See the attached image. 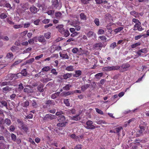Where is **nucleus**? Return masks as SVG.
Returning <instances> with one entry per match:
<instances>
[{
  "instance_id": "603ef678",
  "label": "nucleus",
  "mask_w": 149,
  "mask_h": 149,
  "mask_svg": "<svg viewBox=\"0 0 149 149\" xmlns=\"http://www.w3.org/2000/svg\"><path fill=\"white\" fill-rule=\"evenodd\" d=\"M94 22L97 26H99L100 25V22L99 19L98 18H95L94 20Z\"/></svg>"
},
{
  "instance_id": "f8f14e48",
  "label": "nucleus",
  "mask_w": 149,
  "mask_h": 149,
  "mask_svg": "<svg viewBox=\"0 0 149 149\" xmlns=\"http://www.w3.org/2000/svg\"><path fill=\"white\" fill-rule=\"evenodd\" d=\"M57 119L59 122H63L65 121V118L63 115H61L58 117Z\"/></svg>"
},
{
  "instance_id": "8fccbe9b",
  "label": "nucleus",
  "mask_w": 149,
  "mask_h": 149,
  "mask_svg": "<svg viewBox=\"0 0 149 149\" xmlns=\"http://www.w3.org/2000/svg\"><path fill=\"white\" fill-rule=\"evenodd\" d=\"M54 10H50L48 11L47 12V13L48 15H53L54 14Z\"/></svg>"
},
{
  "instance_id": "c756f323",
  "label": "nucleus",
  "mask_w": 149,
  "mask_h": 149,
  "mask_svg": "<svg viewBox=\"0 0 149 149\" xmlns=\"http://www.w3.org/2000/svg\"><path fill=\"white\" fill-rule=\"evenodd\" d=\"M141 45V43L140 42H136L134 44H132L131 45V47L132 48H134L136 47L137 46L140 45Z\"/></svg>"
},
{
  "instance_id": "bb28decb",
  "label": "nucleus",
  "mask_w": 149,
  "mask_h": 149,
  "mask_svg": "<svg viewBox=\"0 0 149 149\" xmlns=\"http://www.w3.org/2000/svg\"><path fill=\"white\" fill-rule=\"evenodd\" d=\"M67 123V122L66 121L64 122H60L57 124V126L58 127H64L65 126L66 124Z\"/></svg>"
},
{
  "instance_id": "680f3d73",
  "label": "nucleus",
  "mask_w": 149,
  "mask_h": 149,
  "mask_svg": "<svg viewBox=\"0 0 149 149\" xmlns=\"http://www.w3.org/2000/svg\"><path fill=\"white\" fill-rule=\"evenodd\" d=\"M32 106L34 108H36L38 107V104L35 100L32 101Z\"/></svg>"
},
{
  "instance_id": "5fc2aeb1",
  "label": "nucleus",
  "mask_w": 149,
  "mask_h": 149,
  "mask_svg": "<svg viewBox=\"0 0 149 149\" xmlns=\"http://www.w3.org/2000/svg\"><path fill=\"white\" fill-rule=\"evenodd\" d=\"M79 34V33L75 31L71 34L70 36L72 37H74L77 36Z\"/></svg>"
},
{
  "instance_id": "4c0bfd02",
  "label": "nucleus",
  "mask_w": 149,
  "mask_h": 149,
  "mask_svg": "<svg viewBox=\"0 0 149 149\" xmlns=\"http://www.w3.org/2000/svg\"><path fill=\"white\" fill-rule=\"evenodd\" d=\"M29 105V102L27 101L26 100V101L22 103V106L24 107H26L27 106H28Z\"/></svg>"
},
{
  "instance_id": "f704fd0d",
  "label": "nucleus",
  "mask_w": 149,
  "mask_h": 149,
  "mask_svg": "<svg viewBox=\"0 0 149 149\" xmlns=\"http://www.w3.org/2000/svg\"><path fill=\"white\" fill-rule=\"evenodd\" d=\"M72 119L74 120L78 121L80 119V118L79 115L73 116L72 117Z\"/></svg>"
},
{
  "instance_id": "72a5a7b5",
  "label": "nucleus",
  "mask_w": 149,
  "mask_h": 149,
  "mask_svg": "<svg viewBox=\"0 0 149 149\" xmlns=\"http://www.w3.org/2000/svg\"><path fill=\"white\" fill-rule=\"evenodd\" d=\"M13 55L11 52H9L7 54L6 57L8 59H12L13 58Z\"/></svg>"
},
{
  "instance_id": "e433bc0d",
  "label": "nucleus",
  "mask_w": 149,
  "mask_h": 149,
  "mask_svg": "<svg viewBox=\"0 0 149 149\" xmlns=\"http://www.w3.org/2000/svg\"><path fill=\"white\" fill-rule=\"evenodd\" d=\"M142 36H143L144 37H147L146 36V34H143L142 35H138L135 36L134 37V39L135 40H138V39H140Z\"/></svg>"
},
{
  "instance_id": "aec40b11",
  "label": "nucleus",
  "mask_w": 149,
  "mask_h": 149,
  "mask_svg": "<svg viewBox=\"0 0 149 149\" xmlns=\"http://www.w3.org/2000/svg\"><path fill=\"white\" fill-rule=\"evenodd\" d=\"M102 70L104 71H112V66H106L102 68Z\"/></svg>"
},
{
  "instance_id": "ddd939ff",
  "label": "nucleus",
  "mask_w": 149,
  "mask_h": 149,
  "mask_svg": "<svg viewBox=\"0 0 149 149\" xmlns=\"http://www.w3.org/2000/svg\"><path fill=\"white\" fill-rule=\"evenodd\" d=\"M70 33L69 31L67 29H65L63 32V33L61 34L65 37H67L69 36L70 35Z\"/></svg>"
},
{
  "instance_id": "cd10ccee",
  "label": "nucleus",
  "mask_w": 149,
  "mask_h": 149,
  "mask_svg": "<svg viewBox=\"0 0 149 149\" xmlns=\"http://www.w3.org/2000/svg\"><path fill=\"white\" fill-rule=\"evenodd\" d=\"M44 37L46 39H49L51 37V33L50 32H47L44 34Z\"/></svg>"
},
{
  "instance_id": "ea45409f",
  "label": "nucleus",
  "mask_w": 149,
  "mask_h": 149,
  "mask_svg": "<svg viewBox=\"0 0 149 149\" xmlns=\"http://www.w3.org/2000/svg\"><path fill=\"white\" fill-rule=\"evenodd\" d=\"M22 128L25 132H27L28 131V128L26 125H23L22 126Z\"/></svg>"
},
{
  "instance_id": "a19ab883",
  "label": "nucleus",
  "mask_w": 149,
  "mask_h": 149,
  "mask_svg": "<svg viewBox=\"0 0 149 149\" xmlns=\"http://www.w3.org/2000/svg\"><path fill=\"white\" fill-rule=\"evenodd\" d=\"M4 121L5 123L8 126L10 125L11 123V121L8 118L6 119Z\"/></svg>"
},
{
  "instance_id": "338daca9",
  "label": "nucleus",
  "mask_w": 149,
  "mask_h": 149,
  "mask_svg": "<svg viewBox=\"0 0 149 149\" xmlns=\"http://www.w3.org/2000/svg\"><path fill=\"white\" fill-rule=\"evenodd\" d=\"M95 110L96 112L102 115L103 114V112L101 110L99 109L98 108H96Z\"/></svg>"
},
{
  "instance_id": "4d7b16f0",
  "label": "nucleus",
  "mask_w": 149,
  "mask_h": 149,
  "mask_svg": "<svg viewBox=\"0 0 149 149\" xmlns=\"http://www.w3.org/2000/svg\"><path fill=\"white\" fill-rule=\"evenodd\" d=\"M64 103L67 106H70V103L68 99H66L64 100Z\"/></svg>"
},
{
  "instance_id": "f03ea898",
  "label": "nucleus",
  "mask_w": 149,
  "mask_h": 149,
  "mask_svg": "<svg viewBox=\"0 0 149 149\" xmlns=\"http://www.w3.org/2000/svg\"><path fill=\"white\" fill-rule=\"evenodd\" d=\"M141 24V22L135 24L134 26L133 30L134 31H141L143 30L144 29L142 28Z\"/></svg>"
},
{
  "instance_id": "39448f33",
  "label": "nucleus",
  "mask_w": 149,
  "mask_h": 149,
  "mask_svg": "<svg viewBox=\"0 0 149 149\" xmlns=\"http://www.w3.org/2000/svg\"><path fill=\"white\" fill-rule=\"evenodd\" d=\"M53 6L55 9H60L61 6V4H60L57 0L54 1L53 3Z\"/></svg>"
},
{
  "instance_id": "4be33fe9",
  "label": "nucleus",
  "mask_w": 149,
  "mask_h": 149,
  "mask_svg": "<svg viewBox=\"0 0 149 149\" xmlns=\"http://www.w3.org/2000/svg\"><path fill=\"white\" fill-rule=\"evenodd\" d=\"M72 52L74 54H77V52H78V54L79 55H80L81 54L79 53L81 52L79 51V50L78 48L75 47L73 48L71 50Z\"/></svg>"
},
{
  "instance_id": "5701e85b",
  "label": "nucleus",
  "mask_w": 149,
  "mask_h": 149,
  "mask_svg": "<svg viewBox=\"0 0 149 149\" xmlns=\"http://www.w3.org/2000/svg\"><path fill=\"white\" fill-rule=\"evenodd\" d=\"M60 93V92H56L51 95V98L53 99H55L59 96Z\"/></svg>"
},
{
  "instance_id": "c85d7f7f",
  "label": "nucleus",
  "mask_w": 149,
  "mask_h": 149,
  "mask_svg": "<svg viewBox=\"0 0 149 149\" xmlns=\"http://www.w3.org/2000/svg\"><path fill=\"white\" fill-rule=\"evenodd\" d=\"M72 86L70 84H66L63 87V89L64 90L68 91L70 90V88Z\"/></svg>"
},
{
  "instance_id": "052dcab7",
  "label": "nucleus",
  "mask_w": 149,
  "mask_h": 149,
  "mask_svg": "<svg viewBox=\"0 0 149 149\" xmlns=\"http://www.w3.org/2000/svg\"><path fill=\"white\" fill-rule=\"evenodd\" d=\"M51 72L54 75H56L58 74V72L55 69L53 68L51 70Z\"/></svg>"
},
{
  "instance_id": "6e6d98bb",
  "label": "nucleus",
  "mask_w": 149,
  "mask_h": 149,
  "mask_svg": "<svg viewBox=\"0 0 149 149\" xmlns=\"http://www.w3.org/2000/svg\"><path fill=\"white\" fill-rule=\"evenodd\" d=\"M66 70L68 71H72L74 70V68L72 66H70L66 68Z\"/></svg>"
},
{
  "instance_id": "0e129e2a",
  "label": "nucleus",
  "mask_w": 149,
  "mask_h": 149,
  "mask_svg": "<svg viewBox=\"0 0 149 149\" xmlns=\"http://www.w3.org/2000/svg\"><path fill=\"white\" fill-rule=\"evenodd\" d=\"M116 46V43L113 42L111 43L110 45V47L112 49H114Z\"/></svg>"
},
{
  "instance_id": "0eeeda50",
  "label": "nucleus",
  "mask_w": 149,
  "mask_h": 149,
  "mask_svg": "<svg viewBox=\"0 0 149 149\" xmlns=\"http://www.w3.org/2000/svg\"><path fill=\"white\" fill-rule=\"evenodd\" d=\"M56 118V116L50 114H46L44 117L43 120H47V119H50V120H52Z\"/></svg>"
},
{
  "instance_id": "412c9836",
  "label": "nucleus",
  "mask_w": 149,
  "mask_h": 149,
  "mask_svg": "<svg viewBox=\"0 0 149 149\" xmlns=\"http://www.w3.org/2000/svg\"><path fill=\"white\" fill-rule=\"evenodd\" d=\"M95 1L97 4H101L103 3L104 4L107 3V1L105 0H95Z\"/></svg>"
},
{
  "instance_id": "7c9ffc66",
  "label": "nucleus",
  "mask_w": 149,
  "mask_h": 149,
  "mask_svg": "<svg viewBox=\"0 0 149 149\" xmlns=\"http://www.w3.org/2000/svg\"><path fill=\"white\" fill-rule=\"evenodd\" d=\"M71 76L72 75L71 74L68 73L64 74L63 77L64 79H65L70 78Z\"/></svg>"
},
{
  "instance_id": "864d4df0",
  "label": "nucleus",
  "mask_w": 149,
  "mask_h": 149,
  "mask_svg": "<svg viewBox=\"0 0 149 149\" xmlns=\"http://www.w3.org/2000/svg\"><path fill=\"white\" fill-rule=\"evenodd\" d=\"M103 75V73L102 72L99 73L95 75V77L97 79H100V77H101Z\"/></svg>"
},
{
  "instance_id": "2f4dec72",
  "label": "nucleus",
  "mask_w": 149,
  "mask_h": 149,
  "mask_svg": "<svg viewBox=\"0 0 149 149\" xmlns=\"http://www.w3.org/2000/svg\"><path fill=\"white\" fill-rule=\"evenodd\" d=\"M20 74H21L22 76H26L27 74V72L26 69H24L19 73Z\"/></svg>"
},
{
  "instance_id": "473e14b6",
  "label": "nucleus",
  "mask_w": 149,
  "mask_h": 149,
  "mask_svg": "<svg viewBox=\"0 0 149 149\" xmlns=\"http://www.w3.org/2000/svg\"><path fill=\"white\" fill-rule=\"evenodd\" d=\"M3 92L4 93H6V91H9L11 90V88L8 86H6L2 88Z\"/></svg>"
},
{
  "instance_id": "6ab92c4d",
  "label": "nucleus",
  "mask_w": 149,
  "mask_h": 149,
  "mask_svg": "<svg viewBox=\"0 0 149 149\" xmlns=\"http://www.w3.org/2000/svg\"><path fill=\"white\" fill-rule=\"evenodd\" d=\"M130 13L131 15L134 16L135 18H136L139 16V13L134 10L131 11Z\"/></svg>"
},
{
  "instance_id": "e2e57ef3",
  "label": "nucleus",
  "mask_w": 149,
  "mask_h": 149,
  "mask_svg": "<svg viewBox=\"0 0 149 149\" xmlns=\"http://www.w3.org/2000/svg\"><path fill=\"white\" fill-rule=\"evenodd\" d=\"M139 50L141 53H146L148 52L147 49L146 48H144L143 49H141Z\"/></svg>"
},
{
  "instance_id": "1a4fd4ad",
  "label": "nucleus",
  "mask_w": 149,
  "mask_h": 149,
  "mask_svg": "<svg viewBox=\"0 0 149 149\" xmlns=\"http://www.w3.org/2000/svg\"><path fill=\"white\" fill-rule=\"evenodd\" d=\"M31 12L33 14H36L39 10L34 6H32L29 8Z\"/></svg>"
},
{
  "instance_id": "423d86ee",
  "label": "nucleus",
  "mask_w": 149,
  "mask_h": 149,
  "mask_svg": "<svg viewBox=\"0 0 149 149\" xmlns=\"http://www.w3.org/2000/svg\"><path fill=\"white\" fill-rule=\"evenodd\" d=\"M103 45L102 43L100 42L94 44L93 48L97 50H100L101 48L103 47Z\"/></svg>"
},
{
  "instance_id": "13d9d810",
  "label": "nucleus",
  "mask_w": 149,
  "mask_h": 149,
  "mask_svg": "<svg viewBox=\"0 0 149 149\" xmlns=\"http://www.w3.org/2000/svg\"><path fill=\"white\" fill-rule=\"evenodd\" d=\"M11 137L12 140L13 141H15V140L16 139V136L14 134L12 133L11 134Z\"/></svg>"
},
{
  "instance_id": "b1692460",
  "label": "nucleus",
  "mask_w": 149,
  "mask_h": 149,
  "mask_svg": "<svg viewBox=\"0 0 149 149\" xmlns=\"http://www.w3.org/2000/svg\"><path fill=\"white\" fill-rule=\"evenodd\" d=\"M89 86L90 84H85L84 85L82 86L81 87V91H85L89 87Z\"/></svg>"
},
{
  "instance_id": "3c124183",
  "label": "nucleus",
  "mask_w": 149,
  "mask_h": 149,
  "mask_svg": "<svg viewBox=\"0 0 149 149\" xmlns=\"http://www.w3.org/2000/svg\"><path fill=\"white\" fill-rule=\"evenodd\" d=\"M6 20L7 22L10 24L12 25L14 24V23L11 20L10 18H7L6 19Z\"/></svg>"
},
{
  "instance_id": "09e8293b",
  "label": "nucleus",
  "mask_w": 149,
  "mask_h": 149,
  "mask_svg": "<svg viewBox=\"0 0 149 149\" xmlns=\"http://www.w3.org/2000/svg\"><path fill=\"white\" fill-rule=\"evenodd\" d=\"M7 15L4 13H2L0 15V18L1 19H4L6 18Z\"/></svg>"
},
{
  "instance_id": "a211bd4d",
  "label": "nucleus",
  "mask_w": 149,
  "mask_h": 149,
  "mask_svg": "<svg viewBox=\"0 0 149 149\" xmlns=\"http://www.w3.org/2000/svg\"><path fill=\"white\" fill-rule=\"evenodd\" d=\"M140 128V130L139 131V132L140 134H142L145 130V127L142 125L141 124H140L139 126Z\"/></svg>"
},
{
  "instance_id": "4468645a",
  "label": "nucleus",
  "mask_w": 149,
  "mask_h": 149,
  "mask_svg": "<svg viewBox=\"0 0 149 149\" xmlns=\"http://www.w3.org/2000/svg\"><path fill=\"white\" fill-rule=\"evenodd\" d=\"M0 107H4L6 108H7V102L6 101L4 100L0 101Z\"/></svg>"
},
{
  "instance_id": "79ce46f5",
  "label": "nucleus",
  "mask_w": 149,
  "mask_h": 149,
  "mask_svg": "<svg viewBox=\"0 0 149 149\" xmlns=\"http://www.w3.org/2000/svg\"><path fill=\"white\" fill-rule=\"evenodd\" d=\"M23 27V25L20 24L19 25L15 24L13 25V27L15 29L21 28Z\"/></svg>"
},
{
  "instance_id": "58836bf2",
  "label": "nucleus",
  "mask_w": 149,
  "mask_h": 149,
  "mask_svg": "<svg viewBox=\"0 0 149 149\" xmlns=\"http://www.w3.org/2000/svg\"><path fill=\"white\" fill-rule=\"evenodd\" d=\"M122 127H120L116 128V132H114V133H116L118 135L119 134V132L121 131V130L122 129Z\"/></svg>"
},
{
  "instance_id": "393cba45",
  "label": "nucleus",
  "mask_w": 149,
  "mask_h": 149,
  "mask_svg": "<svg viewBox=\"0 0 149 149\" xmlns=\"http://www.w3.org/2000/svg\"><path fill=\"white\" fill-rule=\"evenodd\" d=\"M75 74H74L73 76L75 77H78L81 74V72L80 70H76L75 72Z\"/></svg>"
},
{
  "instance_id": "f3484780",
  "label": "nucleus",
  "mask_w": 149,
  "mask_h": 149,
  "mask_svg": "<svg viewBox=\"0 0 149 149\" xmlns=\"http://www.w3.org/2000/svg\"><path fill=\"white\" fill-rule=\"evenodd\" d=\"M87 36L88 38L94 36L95 38L96 37V34L92 31H90L87 34Z\"/></svg>"
},
{
  "instance_id": "2eb2a0df",
  "label": "nucleus",
  "mask_w": 149,
  "mask_h": 149,
  "mask_svg": "<svg viewBox=\"0 0 149 149\" xmlns=\"http://www.w3.org/2000/svg\"><path fill=\"white\" fill-rule=\"evenodd\" d=\"M59 54L60 57L63 59H68L69 58V56L67 53L64 54L60 52Z\"/></svg>"
},
{
  "instance_id": "774afa93",
  "label": "nucleus",
  "mask_w": 149,
  "mask_h": 149,
  "mask_svg": "<svg viewBox=\"0 0 149 149\" xmlns=\"http://www.w3.org/2000/svg\"><path fill=\"white\" fill-rule=\"evenodd\" d=\"M104 30L101 29H99L98 31L97 34H103L104 33Z\"/></svg>"
},
{
  "instance_id": "37998d69",
  "label": "nucleus",
  "mask_w": 149,
  "mask_h": 149,
  "mask_svg": "<svg viewBox=\"0 0 149 149\" xmlns=\"http://www.w3.org/2000/svg\"><path fill=\"white\" fill-rule=\"evenodd\" d=\"M120 67L118 65L112 66V70H120Z\"/></svg>"
},
{
  "instance_id": "9b49d317",
  "label": "nucleus",
  "mask_w": 149,
  "mask_h": 149,
  "mask_svg": "<svg viewBox=\"0 0 149 149\" xmlns=\"http://www.w3.org/2000/svg\"><path fill=\"white\" fill-rule=\"evenodd\" d=\"M64 26L62 24H60L56 27V28L58 29L59 31L61 33H63V32L65 30L63 28Z\"/></svg>"
},
{
  "instance_id": "9d476101",
  "label": "nucleus",
  "mask_w": 149,
  "mask_h": 149,
  "mask_svg": "<svg viewBox=\"0 0 149 149\" xmlns=\"http://www.w3.org/2000/svg\"><path fill=\"white\" fill-rule=\"evenodd\" d=\"M45 104L46 106H50L51 105H54L55 104V103L53 100H48L46 101Z\"/></svg>"
},
{
  "instance_id": "c9c22d12",
  "label": "nucleus",
  "mask_w": 149,
  "mask_h": 149,
  "mask_svg": "<svg viewBox=\"0 0 149 149\" xmlns=\"http://www.w3.org/2000/svg\"><path fill=\"white\" fill-rule=\"evenodd\" d=\"M50 68L49 66H46L44 67L41 70V72H47L50 70Z\"/></svg>"
},
{
  "instance_id": "f257e3e1",
  "label": "nucleus",
  "mask_w": 149,
  "mask_h": 149,
  "mask_svg": "<svg viewBox=\"0 0 149 149\" xmlns=\"http://www.w3.org/2000/svg\"><path fill=\"white\" fill-rule=\"evenodd\" d=\"M21 76L20 73H18L16 74H10L7 75V77L10 80H12L13 79H19V77Z\"/></svg>"
},
{
  "instance_id": "bf43d9fd",
  "label": "nucleus",
  "mask_w": 149,
  "mask_h": 149,
  "mask_svg": "<svg viewBox=\"0 0 149 149\" xmlns=\"http://www.w3.org/2000/svg\"><path fill=\"white\" fill-rule=\"evenodd\" d=\"M51 80L52 79L51 78H49L47 77H46L45 78L43 79V82L44 83H46L49 81H51Z\"/></svg>"
},
{
  "instance_id": "7ed1b4c3",
  "label": "nucleus",
  "mask_w": 149,
  "mask_h": 149,
  "mask_svg": "<svg viewBox=\"0 0 149 149\" xmlns=\"http://www.w3.org/2000/svg\"><path fill=\"white\" fill-rule=\"evenodd\" d=\"M87 126L86 128L88 129H93L95 128V126L93 125V122L91 120H88L86 123Z\"/></svg>"
},
{
  "instance_id": "69168bd1",
  "label": "nucleus",
  "mask_w": 149,
  "mask_h": 149,
  "mask_svg": "<svg viewBox=\"0 0 149 149\" xmlns=\"http://www.w3.org/2000/svg\"><path fill=\"white\" fill-rule=\"evenodd\" d=\"M82 146L81 144H78L76 146L74 149H81Z\"/></svg>"
},
{
  "instance_id": "a878e982",
  "label": "nucleus",
  "mask_w": 149,
  "mask_h": 149,
  "mask_svg": "<svg viewBox=\"0 0 149 149\" xmlns=\"http://www.w3.org/2000/svg\"><path fill=\"white\" fill-rule=\"evenodd\" d=\"M62 14L60 12H57L55 14V17L58 19H60L61 17Z\"/></svg>"
},
{
  "instance_id": "c03bdc74",
  "label": "nucleus",
  "mask_w": 149,
  "mask_h": 149,
  "mask_svg": "<svg viewBox=\"0 0 149 149\" xmlns=\"http://www.w3.org/2000/svg\"><path fill=\"white\" fill-rule=\"evenodd\" d=\"M80 18L81 19L83 20H86V16L85 15L84 13H81L80 15Z\"/></svg>"
},
{
  "instance_id": "6e6552de",
  "label": "nucleus",
  "mask_w": 149,
  "mask_h": 149,
  "mask_svg": "<svg viewBox=\"0 0 149 149\" xmlns=\"http://www.w3.org/2000/svg\"><path fill=\"white\" fill-rule=\"evenodd\" d=\"M123 69L120 70V72H123L126 70H124L123 69H126L130 67V65L129 64L125 63L123 64L121 66H120Z\"/></svg>"
},
{
  "instance_id": "49530a36",
  "label": "nucleus",
  "mask_w": 149,
  "mask_h": 149,
  "mask_svg": "<svg viewBox=\"0 0 149 149\" xmlns=\"http://www.w3.org/2000/svg\"><path fill=\"white\" fill-rule=\"evenodd\" d=\"M123 29V27H118L114 30V32L116 33H117L118 32L122 30Z\"/></svg>"
},
{
  "instance_id": "dca6fc26",
  "label": "nucleus",
  "mask_w": 149,
  "mask_h": 149,
  "mask_svg": "<svg viewBox=\"0 0 149 149\" xmlns=\"http://www.w3.org/2000/svg\"><path fill=\"white\" fill-rule=\"evenodd\" d=\"M80 23L77 22L76 24H74L73 26L75 27V29L77 31H78L80 30L81 27L79 25Z\"/></svg>"
},
{
  "instance_id": "20e7f679",
  "label": "nucleus",
  "mask_w": 149,
  "mask_h": 149,
  "mask_svg": "<svg viewBox=\"0 0 149 149\" xmlns=\"http://www.w3.org/2000/svg\"><path fill=\"white\" fill-rule=\"evenodd\" d=\"M38 41L39 42L45 44H46L47 42L44 36L42 35H40L38 37Z\"/></svg>"
},
{
  "instance_id": "a18cd8bd",
  "label": "nucleus",
  "mask_w": 149,
  "mask_h": 149,
  "mask_svg": "<svg viewBox=\"0 0 149 149\" xmlns=\"http://www.w3.org/2000/svg\"><path fill=\"white\" fill-rule=\"evenodd\" d=\"M18 47L15 46H13L10 48V49L13 52H14L17 49Z\"/></svg>"
},
{
  "instance_id": "de8ad7c7",
  "label": "nucleus",
  "mask_w": 149,
  "mask_h": 149,
  "mask_svg": "<svg viewBox=\"0 0 149 149\" xmlns=\"http://www.w3.org/2000/svg\"><path fill=\"white\" fill-rule=\"evenodd\" d=\"M25 117H24L25 119H31L33 117V115L32 114H30L27 116H25Z\"/></svg>"
}]
</instances>
